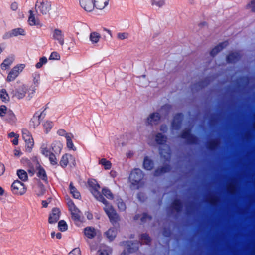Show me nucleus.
<instances>
[{
    "instance_id": "b1692460",
    "label": "nucleus",
    "mask_w": 255,
    "mask_h": 255,
    "mask_svg": "<svg viewBox=\"0 0 255 255\" xmlns=\"http://www.w3.org/2000/svg\"><path fill=\"white\" fill-rule=\"evenodd\" d=\"M3 119L11 124L15 123L16 121V118L15 115L13 112L10 110L6 113V115L3 117Z\"/></svg>"
},
{
    "instance_id": "7ed1b4c3",
    "label": "nucleus",
    "mask_w": 255,
    "mask_h": 255,
    "mask_svg": "<svg viewBox=\"0 0 255 255\" xmlns=\"http://www.w3.org/2000/svg\"><path fill=\"white\" fill-rule=\"evenodd\" d=\"M36 12L39 11L42 14H46L50 9V5L45 0H38L35 4Z\"/></svg>"
},
{
    "instance_id": "6e6552de",
    "label": "nucleus",
    "mask_w": 255,
    "mask_h": 255,
    "mask_svg": "<svg viewBox=\"0 0 255 255\" xmlns=\"http://www.w3.org/2000/svg\"><path fill=\"white\" fill-rule=\"evenodd\" d=\"M67 204L71 212L72 219L76 221H79L81 216V213L79 210L76 207L73 202L70 200L67 201Z\"/></svg>"
},
{
    "instance_id": "680f3d73",
    "label": "nucleus",
    "mask_w": 255,
    "mask_h": 255,
    "mask_svg": "<svg viewBox=\"0 0 255 255\" xmlns=\"http://www.w3.org/2000/svg\"><path fill=\"white\" fill-rule=\"evenodd\" d=\"M168 128L166 125H162L160 127V130L163 132H166L167 131Z\"/></svg>"
},
{
    "instance_id": "a211bd4d",
    "label": "nucleus",
    "mask_w": 255,
    "mask_h": 255,
    "mask_svg": "<svg viewBox=\"0 0 255 255\" xmlns=\"http://www.w3.org/2000/svg\"><path fill=\"white\" fill-rule=\"evenodd\" d=\"M25 31L21 28L13 29L9 32L7 33L6 36L8 38L17 36L18 35H24Z\"/></svg>"
},
{
    "instance_id": "bb28decb",
    "label": "nucleus",
    "mask_w": 255,
    "mask_h": 255,
    "mask_svg": "<svg viewBox=\"0 0 255 255\" xmlns=\"http://www.w3.org/2000/svg\"><path fill=\"white\" fill-rule=\"evenodd\" d=\"M51 148L53 152L56 154H59L62 148V144L59 141H54L52 144Z\"/></svg>"
},
{
    "instance_id": "f704fd0d",
    "label": "nucleus",
    "mask_w": 255,
    "mask_h": 255,
    "mask_svg": "<svg viewBox=\"0 0 255 255\" xmlns=\"http://www.w3.org/2000/svg\"><path fill=\"white\" fill-rule=\"evenodd\" d=\"M170 170V167L168 165L156 170L154 173L155 176H159L161 174L167 172Z\"/></svg>"
},
{
    "instance_id": "5701e85b",
    "label": "nucleus",
    "mask_w": 255,
    "mask_h": 255,
    "mask_svg": "<svg viewBox=\"0 0 255 255\" xmlns=\"http://www.w3.org/2000/svg\"><path fill=\"white\" fill-rule=\"evenodd\" d=\"M109 1V0H94L95 6L97 9H103L108 5Z\"/></svg>"
},
{
    "instance_id": "774afa93",
    "label": "nucleus",
    "mask_w": 255,
    "mask_h": 255,
    "mask_svg": "<svg viewBox=\"0 0 255 255\" xmlns=\"http://www.w3.org/2000/svg\"><path fill=\"white\" fill-rule=\"evenodd\" d=\"M48 202L46 201H42V204L43 207H46L48 205Z\"/></svg>"
},
{
    "instance_id": "aec40b11",
    "label": "nucleus",
    "mask_w": 255,
    "mask_h": 255,
    "mask_svg": "<svg viewBox=\"0 0 255 255\" xmlns=\"http://www.w3.org/2000/svg\"><path fill=\"white\" fill-rule=\"evenodd\" d=\"M228 44V42L225 41L220 43L218 45L215 47L210 52V54L212 56H215L218 52L221 51Z\"/></svg>"
},
{
    "instance_id": "ea45409f",
    "label": "nucleus",
    "mask_w": 255,
    "mask_h": 255,
    "mask_svg": "<svg viewBox=\"0 0 255 255\" xmlns=\"http://www.w3.org/2000/svg\"><path fill=\"white\" fill-rule=\"evenodd\" d=\"M129 37V34L128 32H119L117 34L118 39L123 40L127 39Z\"/></svg>"
},
{
    "instance_id": "dca6fc26",
    "label": "nucleus",
    "mask_w": 255,
    "mask_h": 255,
    "mask_svg": "<svg viewBox=\"0 0 255 255\" xmlns=\"http://www.w3.org/2000/svg\"><path fill=\"white\" fill-rule=\"evenodd\" d=\"M160 154L162 158L168 161L171 157V151L169 147L164 145L160 149Z\"/></svg>"
},
{
    "instance_id": "f257e3e1",
    "label": "nucleus",
    "mask_w": 255,
    "mask_h": 255,
    "mask_svg": "<svg viewBox=\"0 0 255 255\" xmlns=\"http://www.w3.org/2000/svg\"><path fill=\"white\" fill-rule=\"evenodd\" d=\"M88 184L90 188V190L95 199L104 204L105 207H104V210L109 218L110 221L111 222H116L118 221V215L113 207L108 204L107 200L99 192L100 188L99 185L98 184L97 182L94 180L89 181Z\"/></svg>"
},
{
    "instance_id": "37998d69",
    "label": "nucleus",
    "mask_w": 255,
    "mask_h": 255,
    "mask_svg": "<svg viewBox=\"0 0 255 255\" xmlns=\"http://www.w3.org/2000/svg\"><path fill=\"white\" fill-rule=\"evenodd\" d=\"M47 62L46 57H43L40 58L39 61L36 63L35 67L36 68H40L44 64H46Z\"/></svg>"
},
{
    "instance_id": "0eeeda50",
    "label": "nucleus",
    "mask_w": 255,
    "mask_h": 255,
    "mask_svg": "<svg viewBox=\"0 0 255 255\" xmlns=\"http://www.w3.org/2000/svg\"><path fill=\"white\" fill-rule=\"evenodd\" d=\"M68 164L71 166H75L76 160L75 157L70 154H64L60 161V165L63 168L66 167Z\"/></svg>"
},
{
    "instance_id": "a18cd8bd",
    "label": "nucleus",
    "mask_w": 255,
    "mask_h": 255,
    "mask_svg": "<svg viewBox=\"0 0 255 255\" xmlns=\"http://www.w3.org/2000/svg\"><path fill=\"white\" fill-rule=\"evenodd\" d=\"M157 0H152L151 4L152 5H155L158 7H162L164 4L165 2L163 0H161L159 1H157Z\"/></svg>"
},
{
    "instance_id": "f3484780",
    "label": "nucleus",
    "mask_w": 255,
    "mask_h": 255,
    "mask_svg": "<svg viewBox=\"0 0 255 255\" xmlns=\"http://www.w3.org/2000/svg\"><path fill=\"white\" fill-rule=\"evenodd\" d=\"M60 211L58 208H54L49 217V223H56L59 218Z\"/></svg>"
},
{
    "instance_id": "6e6d98bb",
    "label": "nucleus",
    "mask_w": 255,
    "mask_h": 255,
    "mask_svg": "<svg viewBox=\"0 0 255 255\" xmlns=\"http://www.w3.org/2000/svg\"><path fill=\"white\" fill-rule=\"evenodd\" d=\"M142 242L145 244H148L150 241L149 237L147 235H143L141 237Z\"/></svg>"
},
{
    "instance_id": "2f4dec72",
    "label": "nucleus",
    "mask_w": 255,
    "mask_h": 255,
    "mask_svg": "<svg viewBox=\"0 0 255 255\" xmlns=\"http://www.w3.org/2000/svg\"><path fill=\"white\" fill-rule=\"evenodd\" d=\"M17 175L20 180L22 181H26L28 179L27 173L25 171L22 169H19L17 171Z\"/></svg>"
},
{
    "instance_id": "69168bd1",
    "label": "nucleus",
    "mask_w": 255,
    "mask_h": 255,
    "mask_svg": "<svg viewBox=\"0 0 255 255\" xmlns=\"http://www.w3.org/2000/svg\"><path fill=\"white\" fill-rule=\"evenodd\" d=\"M169 108H170V106L168 105H165L161 108L160 111H163L164 110H169Z\"/></svg>"
},
{
    "instance_id": "cd10ccee",
    "label": "nucleus",
    "mask_w": 255,
    "mask_h": 255,
    "mask_svg": "<svg viewBox=\"0 0 255 255\" xmlns=\"http://www.w3.org/2000/svg\"><path fill=\"white\" fill-rule=\"evenodd\" d=\"M154 166V163L152 160L150 159L147 156L144 158L143 161L144 168L147 170H151Z\"/></svg>"
},
{
    "instance_id": "4468645a",
    "label": "nucleus",
    "mask_w": 255,
    "mask_h": 255,
    "mask_svg": "<svg viewBox=\"0 0 255 255\" xmlns=\"http://www.w3.org/2000/svg\"><path fill=\"white\" fill-rule=\"evenodd\" d=\"M183 115L181 113L176 114L173 119L172 127L173 129H178L180 126Z\"/></svg>"
},
{
    "instance_id": "c03bdc74",
    "label": "nucleus",
    "mask_w": 255,
    "mask_h": 255,
    "mask_svg": "<svg viewBox=\"0 0 255 255\" xmlns=\"http://www.w3.org/2000/svg\"><path fill=\"white\" fill-rule=\"evenodd\" d=\"M173 205L174 208L177 211H180L182 207V203L181 201L178 200H176L174 201L173 203Z\"/></svg>"
},
{
    "instance_id": "423d86ee",
    "label": "nucleus",
    "mask_w": 255,
    "mask_h": 255,
    "mask_svg": "<svg viewBox=\"0 0 255 255\" xmlns=\"http://www.w3.org/2000/svg\"><path fill=\"white\" fill-rule=\"evenodd\" d=\"M11 190L13 193L21 195L26 192V188L21 182L15 180L11 185Z\"/></svg>"
},
{
    "instance_id": "2eb2a0df",
    "label": "nucleus",
    "mask_w": 255,
    "mask_h": 255,
    "mask_svg": "<svg viewBox=\"0 0 255 255\" xmlns=\"http://www.w3.org/2000/svg\"><path fill=\"white\" fill-rule=\"evenodd\" d=\"M29 16L28 19V22L30 26L40 25V21L35 16V14L31 10L29 11Z\"/></svg>"
},
{
    "instance_id": "a19ab883",
    "label": "nucleus",
    "mask_w": 255,
    "mask_h": 255,
    "mask_svg": "<svg viewBox=\"0 0 255 255\" xmlns=\"http://www.w3.org/2000/svg\"><path fill=\"white\" fill-rule=\"evenodd\" d=\"M181 137L186 139L188 140H190L193 138V136L191 134V130L190 129H186L182 133Z\"/></svg>"
},
{
    "instance_id": "39448f33",
    "label": "nucleus",
    "mask_w": 255,
    "mask_h": 255,
    "mask_svg": "<svg viewBox=\"0 0 255 255\" xmlns=\"http://www.w3.org/2000/svg\"><path fill=\"white\" fill-rule=\"evenodd\" d=\"M25 67V65L24 64H20L14 67L8 73L7 81L11 82L14 80Z\"/></svg>"
},
{
    "instance_id": "13d9d810",
    "label": "nucleus",
    "mask_w": 255,
    "mask_h": 255,
    "mask_svg": "<svg viewBox=\"0 0 255 255\" xmlns=\"http://www.w3.org/2000/svg\"><path fill=\"white\" fill-rule=\"evenodd\" d=\"M5 170L4 165L0 162V176L2 175Z\"/></svg>"
},
{
    "instance_id": "c85d7f7f",
    "label": "nucleus",
    "mask_w": 255,
    "mask_h": 255,
    "mask_svg": "<svg viewBox=\"0 0 255 255\" xmlns=\"http://www.w3.org/2000/svg\"><path fill=\"white\" fill-rule=\"evenodd\" d=\"M69 190L70 193L72 194L73 197L76 199H79L81 195L77 189L74 186L73 183L71 182L69 185Z\"/></svg>"
},
{
    "instance_id": "603ef678",
    "label": "nucleus",
    "mask_w": 255,
    "mask_h": 255,
    "mask_svg": "<svg viewBox=\"0 0 255 255\" xmlns=\"http://www.w3.org/2000/svg\"><path fill=\"white\" fill-rule=\"evenodd\" d=\"M57 134L60 136H65L66 138H67V136L68 134H72L71 133H67L65 130L62 129L58 130L57 131Z\"/></svg>"
},
{
    "instance_id": "f8f14e48",
    "label": "nucleus",
    "mask_w": 255,
    "mask_h": 255,
    "mask_svg": "<svg viewBox=\"0 0 255 255\" xmlns=\"http://www.w3.org/2000/svg\"><path fill=\"white\" fill-rule=\"evenodd\" d=\"M81 7L87 11H91L95 6L94 2L92 0H80Z\"/></svg>"
},
{
    "instance_id": "7c9ffc66",
    "label": "nucleus",
    "mask_w": 255,
    "mask_h": 255,
    "mask_svg": "<svg viewBox=\"0 0 255 255\" xmlns=\"http://www.w3.org/2000/svg\"><path fill=\"white\" fill-rule=\"evenodd\" d=\"M37 176L42 180L47 182V177L45 170L42 168L39 167L38 169V172L37 173Z\"/></svg>"
},
{
    "instance_id": "ddd939ff",
    "label": "nucleus",
    "mask_w": 255,
    "mask_h": 255,
    "mask_svg": "<svg viewBox=\"0 0 255 255\" xmlns=\"http://www.w3.org/2000/svg\"><path fill=\"white\" fill-rule=\"evenodd\" d=\"M27 91L28 89L27 87L23 85L16 89L15 91L13 92V96L18 99H22L25 97V94Z\"/></svg>"
},
{
    "instance_id": "09e8293b",
    "label": "nucleus",
    "mask_w": 255,
    "mask_h": 255,
    "mask_svg": "<svg viewBox=\"0 0 255 255\" xmlns=\"http://www.w3.org/2000/svg\"><path fill=\"white\" fill-rule=\"evenodd\" d=\"M68 255H81V252L79 248H75L73 249Z\"/></svg>"
},
{
    "instance_id": "f03ea898",
    "label": "nucleus",
    "mask_w": 255,
    "mask_h": 255,
    "mask_svg": "<svg viewBox=\"0 0 255 255\" xmlns=\"http://www.w3.org/2000/svg\"><path fill=\"white\" fill-rule=\"evenodd\" d=\"M144 174L139 169L133 170L129 177V180L131 183V188L138 189L144 184Z\"/></svg>"
},
{
    "instance_id": "e433bc0d",
    "label": "nucleus",
    "mask_w": 255,
    "mask_h": 255,
    "mask_svg": "<svg viewBox=\"0 0 255 255\" xmlns=\"http://www.w3.org/2000/svg\"><path fill=\"white\" fill-rule=\"evenodd\" d=\"M166 137L161 133H158L156 136V141L159 144L163 145L166 141Z\"/></svg>"
},
{
    "instance_id": "58836bf2",
    "label": "nucleus",
    "mask_w": 255,
    "mask_h": 255,
    "mask_svg": "<svg viewBox=\"0 0 255 255\" xmlns=\"http://www.w3.org/2000/svg\"><path fill=\"white\" fill-rule=\"evenodd\" d=\"M43 128L46 133H48L53 126V122L47 121L43 124Z\"/></svg>"
},
{
    "instance_id": "6ab92c4d",
    "label": "nucleus",
    "mask_w": 255,
    "mask_h": 255,
    "mask_svg": "<svg viewBox=\"0 0 255 255\" xmlns=\"http://www.w3.org/2000/svg\"><path fill=\"white\" fill-rule=\"evenodd\" d=\"M139 219L142 223L149 222L151 221L152 217L147 213H144L141 215H137L134 217L135 221H137Z\"/></svg>"
},
{
    "instance_id": "0e129e2a",
    "label": "nucleus",
    "mask_w": 255,
    "mask_h": 255,
    "mask_svg": "<svg viewBox=\"0 0 255 255\" xmlns=\"http://www.w3.org/2000/svg\"><path fill=\"white\" fill-rule=\"evenodd\" d=\"M18 137L19 136H16L15 138L12 140V143L14 145H17L18 144Z\"/></svg>"
},
{
    "instance_id": "de8ad7c7",
    "label": "nucleus",
    "mask_w": 255,
    "mask_h": 255,
    "mask_svg": "<svg viewBox=\"0 0 255 255\" xmlns=\"http://www.w3.org/2000/svg\"><path fill=\"white\" fill-rule=\"evenodd\" d=\"M48 157L50 163L52 165H55L57 164V159L54 153H52Z\"/></svg>"
},
{
    "instance_id": "79ce46f5",
    "label": "nucleus",
    "mask_w": 255,
    "mask_h": 255,
    "mask_svg": "<svg viewBox=\"0 0 255 255\" xmlns=\"http://www.w3.org/2000/svg\"><path fill=\"white\" fill-rule=\"evenodd\" d=\"M102 194L109 199H113L114 198L111 191L107 188H103L102 189Z\"/></svg>"
},
{
    "instance_id": "4c0bfd02",
    "label": "nucleus",
    "mask_w": 255,
    "mask_h": 255,
    "mask_svg": "<svg viewBox=\"0 0 255 255\" xmlns=\"http://www.w3.org/2000/svg\"><path fill=\"white\" fill-rule=\"evenodd\" d=\"M12 62L13 61L11 58L5 59L1 64V69L3 70H6L9 67Z\"/></svg>"
},
{
    "instance_id": "5fc2aeb1",
    "label": "nucleus",
    "mask_w": 255,
    "mask_h": 255,
    "mask_svg": "<svg viewBox=\"0 0 255 255\" xmlns=\"http://www.w3.org/2000/svg\"><path fill=\"white\" fill-rule=\"evenodd\" d=\"M57 228L61 232H64L67 230L68 226L67 224H58Z\"/></svg>"
},
{
    "instance_id": "3c124183",
    "label": "nucleus",
    "mask_w": 255,
    "mask_h": 255,
    "mask_svg": "<svg viewBox=\"0 0 255 255\" xmlns=\"http://www.w3.org/2000/svg\"><path fill=\"white\" fill-rule=\"evenodd\" d=\"M60 58V56L56 52H53L51 53L50 57V60H58Z\"/></svg>"
},
{
    "instance_id": "c756f323",
    "label": "nucleus",
    "mask_w": 255,
    "mask_h": 255,
    "mask_svg": "<svg viewBox=\"0 0 255 255\" xmlns=\"http://www.w3.org/2000/svg\"><path fill=\"white\" fill-rule=\"evenodd\" d=\"M117 230L114 228H110L106 232L105 235L107 238L110 241L114 240L116 236Z\"/></svg>"
},
{
    "instance_id": "72a5a7b5",
    "label": "nucleus",
    "mask_w": 255,
    "mask_h": 255,
    "mask_svg": "<svg viewBox=\"0 0 255 255\" xmlns=\"http://www.w3.org/2000/svg\"><path fill=\"white\" fill-rule=\"evenodd\" d=\"M73 138V134H68L67 136L66 141H67V146L70 149H72L73 150H76V148L75 147L73 142L72 141V138Z\"/></svg>"
},
{
    "instance_id": "4be33fe9",
    "label": "nucleus",
    "mask_w": 255,
    "mask_h": 255,
    "mask_svg": "<svg viewBox=\"0 0 255 255\" xmlns=\"http://www.w3.org/2000/svg\"><path fill=\"white\" fill-rule=\"evenodd\" d=\"M84 235L88 238H93L97 234V231L92 227H88L84 229Z\"/></svg>"
},
{
    "instance_id": "9d476101",
    "label": "nucleus",
    "mask_w": 255,
    "mask_h": 255,
    "mask_svg": "<svg viewBox=\"0 0 255 255\" xmlns=\"http://www.w3.org/2000/svg\"><path fill=\"white\" fill-rule=\"evenodd\" d=\"M52 38L58 42L59 44L63 46L64 44V35L63 32L58 28H55L52 31Z\"/></svg>"
},
{
    "instance_id": "20e7f679",
    "label": "nucleus",
    "mask_w": 255,
    "mask_h": 255,
    "mask_svg": "<svg viewBox=\"0 0 255 255\" xmlns=\"http://www.w3.org/2000/svg\"><path fill=\"white\" fill-rule=\"evenodd\" d=\"M22 136L26 143V150L30 151L34 145V140L31 133L27 129H23Z\"/></svg>"
},
{
    "instance_id": "393cba45",
    "label": "nucleus",
    "mask_w": 255,
    "mask_h": 255,
    "mask_svg": "<svg viewBox=\"0 0 255 255\" xmlns=\"http://www.w3.org/2000/svg\"><path fill=\"white\" fill-rule=\"evenodd\" d=\"M240 58V55L238 52L230 54L227 57V62L229 63H235Z\"/></svg>"
},
{
    "instance_id": "bf43d9fd",
    "label": "nucleus",
    "mask_w": 255,
    "mask_h": 255,
    "mask_svg": "<svg viewBox=\"0 0 255 255\" xmlns=\"http://www.w3.org/2000/svg\"><path fill=\"white\" fill-rule=\"evenodd\" d=\"M18 3L16 2H14L12 3L11 4V6H10L11 9L13 11L16 10L18 8Z\"/></svg>"
},
{
    "instance_id": "49530a36",
    "label": "nucleus",
    "mask_w": 255,
    "mask_h": 255,
    "mask_svg": "<svg viewBox=\"0 0 255 255\" xmlns=\"http://www.w3.org/2000/svg\"><path fill=\"white\" fill-rule=\"evenodd\" d=\"M9 111L4 105H2L0 107V116L4 117L6 116V113Z\"/></svg>"
},
{
    "instance_id": "052dcab7",
    "label": "nucleus",
    "mask_w": 255,
    "mask_h": 255,
    "mask_svg": "<svg viewBox=\"0 0 255 255\" xmlns=\"http://www.w3.org/2000/svg\"><path fill=\"white\" fill-rule=\"evenodd\" d=\"M14 155L16 156H20L22 154V153L20 150L15 149V150H14Z\"/></svg>"
},
{
    "instance_id": "8fccbe9b",
    "label": "nucleus",
    "mask_w": 255,
    "mask_h": 255,
    "mask_svg": "<svg viewBox=\"0 0 255 255\" xmlns=\"http://www.w3.org/2000/svg\"><path fill=\"white\" fill-rule=\"evenodd\" d=\"M41 152L43 155L46 157L49 156L52 153L46 147H42L41 148Z\"/></svg>"
},
{
    "instance_id": "1a4fd4ad",
    "label": "nucleus",
    "mask_w": 255,
    "mask_h": 255,
    "mask_svg": "<svg viewBox=\"0 0 255 255\" xmlns=\"http://www.w3.org/2000/svg\"><path fill=\"white\" fill-rule=\"evenodd\" d=\"M45 114L44 113V111L36 112L31 119L30 126L33 128L38 126L40 124L41 120L45 117Z\"/></svg>"
},
{
    "instance_id": "a878e982",
    "label": "nucleus",
    "mask_w": 255,
    "mask_h": 255,
    "mask_svg": "<svg viewBox=\"0 0 255 255\" xmlns=\"http://www.w3.org/2000/svg\"><path fill=\"white\" fill-rule=\"evenodd\" d=\"M101 35L97 32H92L90 33L89 39L92 44L97 43L101 39Z\"/></svg>"
},
{
    "instance_id": "338daca9",
    "label": "nucleus",
    "mask_w": 255,
    "mask_h": 255,
    "mask_svg": "<svg viewBox=\"0 0 255 255\" xmlns=\"http://www.w3.org/2000/svg\"><path fill=\"white\" fill-rule=\"evenodd\" d=\"M16 136H18V134H16L14 132H11L8 134V136L10 138L15 137Z\"/></svg>"
},
{
    "instance_id": "9b49d317",
    "label": "nucleus",
    "mask_w": 255,
    "mask_h": 255,
    "mask_svg": "<svg viewBox=\"0 0 255 255\" xmlns=\"http://www.w3.org/2000/svg\"><path fill=\"white\" fill-rule=\"evenodd\" d=\"M161 117L157 112L151 114L146 120V124L149 125H155L158 124Z\"/></svg>"
},
{
    "instance_id": "864d4df0",
    "label": "nucleus",
    "mask_w": 255,
    "mask_h": 255,
    "mask_svg": "<svg viewBox=\"0 0 255 255\" xmlns=\"http://www.w3.org/2000/svg\"><path fill=\"white\" fill-rule=\"evenodd\" d=\"M247 7L251 9V10L255 12V0H252L248 5Z\"/></svg>"
},
{
    "instance_id": "412c9836",
    "label": "nucleus",
    "mask_w": 255,
    "mask_h": 255,
    "mask_svg": "<svg viewBox=\"0 0 255 255\" xmlns=\"http://www.w3.org/2000/svg\"><path fill=\"white\" fill-rule=\"evenodd\" d=\"M111 254V249L109 247L103 245L100 246L97 255H110Z\"/></svg>"
},
{
    "instance_id": "4d7b16f0",
    "label": "nucleus",
    "mask_w": 255,
    "mask_h": 255,
    "mask_svg": "<svg viewBox=\"0 0 255 255\" xmlns=\"http://www.w3.org/2000/svg\"><path fill=\"white\" fill-rule=\"evenodd\" d=\"M118 207L120 210H125L126 209V205L123 201H119L118 203Z\"/></svg>"
},
{
    "instance_id": "473e14b6",
    "label": "nucleus",
    "mask_w": 255,
    "mask_h": 255,
    "mask_svg": "<svg viewBox=\"0 0 255 255\" xmlns=\"http://www.w3.org/2000/svg\"><path fill=\"white\" fill-rule=\"evenodd\" d=\"M99 164L102 165L105 170L111 169L112 164L111 162L105 158H102L99 161Z\"/></svg>"
},
{
    "instance_id": "c9c22d12",
    "label": "nucleus",
    "mask_w": 255,
    "mask_h": 255,
    "mask_svg": "<svg viewBox=\"0 0 255 255\" xmlns=\"http://www.w3.org/2000/svg\"><path fill=\"white\" fill-rule=\"evenodd\" d=\"M0 97L4 102H8L9 100L8 94L4 89H2L0 91Z\"/></svg>"
},
{
    "instance_id": "e2e57ef3",
    "label": "nucleus",
    "mask_w": 255,
    "mask_h": 255,
    "mask_svg": "<svg viewBox=\"0 0 255 255\" xmlns=\"http://www.w3.org/2000/svg\"><path fill=\"white\" fill-rule=\"evenodd\" d=\"M85 215L86 216L87 218L89 219V220H90V219H92V218H93V215L92 214L90 213L89 212H86L85 213Z\"/></svg>"
}]
</instances>
